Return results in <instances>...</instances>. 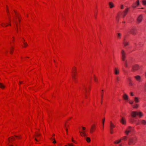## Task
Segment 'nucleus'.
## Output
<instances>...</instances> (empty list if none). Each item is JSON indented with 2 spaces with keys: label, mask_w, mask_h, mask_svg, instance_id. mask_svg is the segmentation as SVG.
<instances>
[{
  "label": "nucleus",
  "mask_w": 146,
  "mask_h": 146,
  "mask_svg": "<svg viewBox=\"0 0 146 146\" xmlns=\"http://www.w3.org/2000/svg\"><path fill=\"white\" fill-rule=\"evenodd\" d=\"M141 123L143 125H146V121L145 120H141L140 121Z\"/></svg>",
  "instance_id": "18"
},
{
  "label": "nucleus",
  "mask_w": 146,
  "mask_h": 146,
  "mask_svg": "<svg viewBox=\"0 0 146 146\" xmlns=\"http://www.w3.org/2000/svg\"><path fill=\"white\" fill-rule=\"evenodd\" d=\"M138 105L136 104L133 106V108H134L137 109L138 108Z\"/></svg>",
  "instance_id": "27"
},
{
  "label": "nucleus",
  "mask_w": 146,
  "mask_h": 146,
  "mask_svg": "<svg viewBox=\"0 0 146 146\" xmlns=\"http://www.w3.org/2000/svg\"><path fill=\"white\" fill-rule=\"evenodd\" d=\"M80 135L82 136L85 137L86 136V134L84 132H82L80 131Z\"/></svg>",
  "instance_id": "21"
},
{
  "label": "nucleus",
  "mask_w": 146,
  "mask_h": 146,
  "mask_svg": "<svg viewBox=\"0 0 146 146\" xmlns=\"http://www.w3.org/2000/svg\"><path fill=\"white\" fill-rule=\"evenodd\" d=\"M136 124H137V125H139V123H137Z\"/></svg>",
  "instance_id": "55"
},
{
  "label": "nucleus",
  "mask_w": 146,
  "mask_h": 146,
  "mask_svg": "<svg viewBox=\"0 0 146 146\" xmlns=\"http://www.w3.org/2000/svg\"><path fill=\"white\" fill-rule=\"evenodd\" d=\"M117 19L118 21V19H119V17H118V16H117Z\"/></svg>",
  "instance_id": "51"
},
{
  "label": "nucleus",
  "mask_w": 146,
  "mask_h": 146,
  "mask_svg": "<svg viewBox=\"0 0 146 146\" xmlns=\"http://www.w3.org/2000/svg\"><path fill=\"white\" fill-rule=\"evenodd\" d=\"M130 94L132 96H133L134 95L133 93L132 92H131Z\"/></svg>",
  "instance_id": "40"
},
{
  "label": "nucleus",
  "mask_w": 146,
  "mask_h": 146,
  "mask_svg": "<svg viewBox=\"0 0 146 146\" xmlns=\"http://www.w3.org/2000/svg\"><path fill=\"white\" fill-rule=\"evenodd\" d=\"M72 142H74V143H75V141L74 140H73V141H72Z\"/></svg>",
  "instance_id": "54"
},
{
  "label": "nucleus",
  "mask_w": 146,
  "mask_h": 146,
  "mask_svg": "<svg viewBox=\"0 0 146 146\" xmlns=\"http://www.w3.org/2000/svg\"><path fill=\"white\" fill-rule=\"evenodd\" d=\"M121 8L122 9H123V5H121Z\"/></svg>",
  "instance_id": "41"
},
{
  "label": "nucleus",
  "mask_w": 146,
  "mask_h": 146,
  "mask_svg": "<svg viewBox=\"0 0 146 146\" xmlns=\"http://www.w3.org/2000/svg\"><path fill=\"white\" fill-rule=\"evenodd\" d=\"M137 29L135 27H132L129 29L130 33L132 34L135 35L136 33Z\"/></svg>",
  "instance_id": "6"
},
{
  "label": "nucleus",
  "mask_w": 146,
  "mask_h": 146,
  "mask_svg": "<svg viewBox=\"0 0 146 146\" xmlns=\"http://www.w3.org/2000/svg\"><path fill=\"white\" fill-rule=\"evenodd\" d=\"M10 52H11V54H12V53L13 52H12V51H10Z\"/></svg>",
  "instance_id": "56"
},
{
  "label": "nucleus",
  "mask_w": 146,
  "mask_h": 146,
  "mask_svg": "<svg viewBox=\"0 0 146 146\" xmlns=\"http://www.w3.org/2000/svg\"><path fill=\"white\" fill-rule=\"evenodd\" d=\"M72 141H73V140H74V139H73V138H72Z\"/></svg>",
  "instance_id": "60"
},
{
  "label": "nucleus",
  "mask_w": 146,
  "mask_h": 146,
  "mask_svg": "<svg viewBox=\"0 0 146 146\" xmlns=\"http://www.w3.org/2000/svg\"><path fill=\"white\" fill-rule=\"evenodd\" d=\"M123 97L124 100H128L129 98L128 96L126 94H124L123 96Z\"/></svg>",
  "instance_id": "14"
},
{
  "label": "nucleus",
  "mask_w": 146,
  "mask_h": 146,
  "mask_svg": "<svg viewBox=\"0 0 146 146\" xmlns=\"http://www.w3.org/2000/svg\"><path fill=\"white\" fill-rule=\"evenodd\" d=\"M15 136L16 137H18V136H16V135H15Z\"/></svg>",
  "instance_id": "57"
},
{
  "label": "nucleus",
  "mask_w": 146,
  "mask_h": 146,
  "mask_svg": "<svg viewBox=\"0 0 146 146\" xmlns=\"http://www.w3.org/2000/svg\"><path fill=\"white\" fill-rule=\"evenodd\" d=\"M9 25H11V24L10 23V24H9Z\"/></svg>",
  "instance_id": "62"
},
{
  "label": "nucleus",
  "mask_w": 146,
  "mask_h": 146,
  "mask_svg": "<svg viewBox=\"0 0 146 146\" xmlns=\"http://www.w3.org/2000/svg\"><path fill=\"white\" fill-rule=\"evenodd\" d=\"M0 88H5V86L2 83H0Z\"/></svg>",
  "instance_id": "25"
},
{
  "label": "nucleus",
  "mask_w": 146,
  "mask_h": 146,
  "mask_svg": "<svg viewBox=\"0 0 146 146\" xmlns=\"http://www.w3.org/2000/svg\"><path fill=\"white\" fill-rule=\"evenodd\" d=\"M134 102L136 103H137L139 102V98L137 97H135L134 98Z\"/></svg>",
  "instance_id": "13"
},
{
  "label": "nucleus",
  "mask_w": 146,
  "mask_h": 146,
  "mask_svg": "<svg viewBox=\"0 0 146 146\" xmlns=\"http://www.w3.org/2000/svg\"><path fill=\"white\" fill-rule=\"evenodd\" d=\"M131 115L133 117H135L136 115H138L139 117H142L143 115L142 113L140 111H133L132 112Z\"/></svg>",
  "instance_id": "3"
},
{
  "label": "nucleus",
  "mask_w": 146,
  "mask_h": 146,
  "mask_svg": "<svg viewBox=\"0 0 146 146\" xmlns=\"http://www.w3.org/2000/svg\"><path fill=\"white\" fill-rule=\"evenodd\" d=\"M68 146H74L73 145V144L72 143H71V144H70V143H68Z\"/></svg>",
  "instance_id": "36"
},
{
  "label": "nucleus",
  "mask_w": 146,
  "mask_h": 146,
  "mask_svg": "<svg viewBox=\"0 0 146 146\" xmlns=\"http://www.w3.org/2000/svg\"><path fill=\"white\" fill-rule=\"evenodd\" d=\"M115 127V125H114L111 122H110V133L111 134H112L113 133V128Z\"/></svg>",
  "instance_id": "8"
},
{
  "label": "nucleus",
  "mask_w": 146,
  "mask_h": 146,
  "mask_svg": "<svg viewBox=\"0 0 146 146\" xmlns=\"http://www.w3.org/2000/svg\"><path fill=\"white\" fill-rule=\"evenodd\" d=\"M85 96L86 97V98H87V95H86V93H85Z\"/></svg>",
  "instance_id": "49"
},
{
  "label": "nucleus",
  "mask_w": 146,
  "mask_h": 146,
  "mask_svg": "<svg viewBox=\"0 0 146 146\" xmlns=\"http://www.w3.org/2000/svg\"><path fill=\"white\" fill-rule=\"evenodd\" d=\"M11 139H14V140L15 139L13 137H11Z\"/></svg>",
  "instance_id": "48"
},
{
  "label": "nucleus",
  "mask_w": 146,
  "mask_h": 146,
  "mask_svg": "<svg viewBox=\"0 0 146 146\" xmlns=\"http://www.w3.org/2000/svg\"><path fill=\"white\" fill-rule=\"evenodd\" d=\"M143 17V16L141 14L140 15L138 16L137 18V22L138 23H140L141 22Z\"/></svg>",
  "instance_id": "9"
},
{
  "label": "nucleus",
  "mask_w": 146,
  "mask_h": 146,
  "mask_svg": "<svg viewBox=\"0 0 146 146\" xmlns=\"http://www.w3.org/2000/svg\"><path fill=\"white\" fill-rule=\"evenodd\" d=\"M114 73L116 75H117L119 74V71L117 68H115L114 69Z\"/></svg>",
  "instance_id": "17"
},
{
  "label": "nucleus",
  "mask_w": 146,
  "mask_h": 146,
  "mask_svg": "<svg viewBox=\"0 0 146 146\" xmlns=\"http://www.w3.org/2000/svg\"><path fill=\"white\" fill-rule=\"evenodd\" d=\"M137 141V137L136 136H134L131 137L128 142V144L129 145H134Z\"/></svg>",
  "instance_id": "2"
},
{
  "label": "nucleus",
  "mask_w": 146,
  "mask_h": 146,
  "mask_svg": "<svg viewBox=\"0 0 146 146\" xmlns=\"http://www.w3.org/2000/svg\"><path fill=\"white\" fill-rule=\"evenodd\" d=\"M74 69L73 70V74L72 76V78L74 80L75 82H76V67H74Z\"/></svg>",
  "instance_id": "7"
},
{
  "label": "nucleus",
  "mask_w": 146,
  "mask_h": 146,
  "mask_svg": "<svg viewBox=\"0 0 146 146\" xmlns=\"http://www.w3.org/2000/svg\"><path fill=\"white\" fill-rule=\"evenodd\" d=\"M145 76L146 77V72L145 73Z\"/></svg>",
  "instance_id": "64"
},
{
  "label": "nucleus",
  "mask_w": 146,
  "mask_h": 146,
  "mask_svg": "<svg viewBox=\"0 0 146 146\" xmlns=\"http://www.w3.org/2000/svg\"><path fill=\"white\" fill-rule=\"evenodd\" d=\"M121 36V34L120 33H118L117 34V37L119 39H120Z\"/></svg>",
  "instance_id": "24"
},
{
  "label": "nucleus",
  "mask_w": 146,
  "mask_h": 146,
  "mask_svg": "<svg viewBox=\"0 0 146 146\" xmlns=\"http://www.w3.org/2000/svg\"><path fill=\"white\" fill-rule=\"evenodd\" d=\"M1 25L3 27H4V26L2 25V24H1Z\"/></svg>",
  "instance_id": "58"
},
{
  "label": "nucleus",
  "mask_w": 146,
  "mask_h": 146,
  "mask_svg": "<svg viewBox=\"0 0 146 146\" xmlns=\"http://www.w3.org/2000/svg\"><path fill=\"white\" fill-rule=\"evenodd\" d=\"M129 103L131 104H133V101H129Z\"/></svg>",
  "instance_id": "31"
},
{
  "label": "nucleus",
  "mask_w": 146,
  "mask_h": 146,
  "mask_svg": "<svg viewBox=\"0 0 146 146\" xmlns=\"http://www.w3.org/2000/svg\"><path fill=\"white\" fill-rule=\"evenodd\" d=\"M86 140L88 142H90V141L91 139L90 137H87L86 138Z\"/></svg>",
  "instance_id": "26"
},
{
  "label": "nucleus",
  "mask_w": 146,
  "mask_h": 146,
  "mask_svg": "<svg viewBox=\"0 0 146 146\" xmlns=\"http://www.w3.org/2000/svg\"><path fill=\"white\" fill-rule=\"evenodd\" d=\"M123 44L125 46L128 45L129 44V42H127L125 41H124Z\"/></svg>",
  "instance_id": "20"
},
{
  "label": "nucleus",
  "mask_w": 146,
  "mask_h": 146,
  "mask_svg": "<svg viewBox=\"0 0 146 146\" xmlns=\"http://www.w3.org/2000/svg\"><path fill=\"white\" fill-rule=\"evenodd\" d=\"M127 136H124L123 137L122 139L123 140H126V139H127Z\"/></svg>",
  "instance_id": "30"
},
{
  "label": "nucleus",
  "mask_w": 146,
  "mask_h": 146,
  "mask_svg": "<svg viewBox=\"0 0 146 146\" xmlns=\"http://www.w3.org/2000/svg\"><path fill=\"white\" fill-rule=\"evenodd\" d=\"M122 146V145L121 144V145H119V146Z\"/></svg>",
  "instance_id": "59"
},
{
  "label": "nucleus",
  "mask_w": 146,
  "mask_h": 146,
  "mask_svg": "<svg viewBox=\"0 0 146 146\" xmlns=\"http://www.w3.org/2000/svg\"><path fill=\"white\" fill-rule=\"evenodd\" d=\"M23 44L24 45V47H26L28 46V44L26 42H23Z\"/></svg>",
  "instance_id": "28"
},
{
  "label": "nucleus",
  "mask_w": 146,
  "mask_h": 146,
  "mask_svg": "<svg viewBox=\"0 0 146 146\" xmlns=\"http://www.w3.org/2000/svg\"><path fill=\"white\" fill-rule=\"evenodd\" d=\"M144 90L145 91H146V82L145 85Z\"/></svg>",
  "instance_id": "35"
},
{
  "label": "nucleus",
  "mask_w": 146,
  "mask_h": 146,
  "mask_svg": "<svg viewBox=\"0 0 146 146\" xmlns=\"http://www.w3.org/2000/svg\"><path fill=\"white\" fill-rule=\"evenodd\" d=\"M105 120V118H103V119L102 121V125H103V128H104V123Z\"/></svg>",
  "instance_id": "29"
},
{
  "label": "nucleus",
  "mask_w": 146,
  "mask_h": 146,
  "mask_svg": "<svg viewBox=\"0 0 146 146\" xmlns=\"http://www.w3.org/2000/svg\"><path fill=\"white\" fill-rule=\"evenodd\" d=\"M82 129H83V130H85V129H86L85 127H82Z\"/></svg>",
  "instance_id": "44"
},
{
  "label": "nucleus",
  "mask_w": 146,
  "mask_h": 146,
  "mask_svg": "<svg viewBox=\"0 0 146 146\" xmlns=\"http://www.w3.org/2000/svg\"><path fill=\"white\" fill-rule=\"evenodd\" d=\"M23 38V42H25V40H24V38Z\"/></svg>",
  "instance_id": "52"
},
{
  "label": "nucleus",
  "mask_w": 146,
  "mask_h": 146,
  "mask_svg": "<svg viewBox=\"0 0 146 146\" xmlns=\"http://www.w3.org/2000/svg\"><path fill=\"white\" fill-rule=\"evenodd\" d=\"M9 146H13V145H10Z\"/></svg>",
  "instance_id": "61"
},
{
  "label": "nucleus",
  "mask_w": 146,
  "mask_h": 146,
  "mask_svg": "<svg viewBox=\"0 0 146 146\" xmlns=\"http://www.w3.org/2000/svg\"><path fill=\"white\" fill-rule=\"evenodd\" d=\"M143 3L144 5H146V1L143 0Z\"/></svg>",
  "instance_id": "32"
},
{
  "label": "nucleus",
  "mask_w": 146,
  "mask_h": 146,
  "mask_svg": "<svg viewBox=\"0 0 146 146\" xmlns=\"http://www.w3.org/2000/svg\"><path fill=\"white\" fill-rule=\"evenodd\" d=\"M120 122L123 124H126V120L123 117H122L120 120Z\"/></svg>",
  "instance_id": "11"
},
{
  "label": "nucleus",
  "mask_w": 146,
  "mask_h": 146,
  "mask_svg": "<svg viewBox=\"0 0 146 146\" xmlns=\"http://www.w3.org/2000/svg\"><path fill=\"white\" fill-rule=\"evenodd\" d=\"M52 140H54V141L53 142V143H56V141L54 139V138L53 139H52Z\"/></svg>",
  "instance_id": "38"
},
{
  "label": "nucleus",
  "mask_w": 146,
  "mask_h": 146,
  "mask_svg": "<svg viewBox=\"0 0 146 146\" xmlns=\"http://www.w3.org/2000/svg\"><path fill=\"white\" fill-rule=\"evenodd\" d=\"M8 25H5V26L7 27V26H8Z\"/></svg>",
  "instance_id": "63"
},
{
  "label": "nucleus",
  "mask_w": 146,
  "mask_h": 146,
  "mask_svg": "<svg viewBox=\"0 0 146 146\" xmlns=\"http://www.w3.org/2000/svg\"><path fill=\"white\" fill-rule=\"evenodd\" d=\"M132 71L135 72L137 71L140 68V66L137 64L134 65L132 66Z\"/></svg>",
  "instance_id": "5"
},
{
  "label": "nucleus",
  "mask_w": 146,
  "mask_h": 146,
  "mask_svg": "<svg viewBox=\"0 0 146 146\" xmlns=\"http://www.w3.org/2000/svg\"><path fill=\"white\" fill-rule=\"evenodd\" d=\"M94 76V80H95V81H96V82H98L97 79V78H96L95 77V76Z\"/></svg>",
  "instance_id": "34"
},
{
  "label": "nucleus",
  "mask_w": 146,
  "mask_h": 146,
  "mask_svg": "<svg viewBox=\"0 0 146 146\" xmlns=\"http://www.w3.org/2000/svg\"><path fill=\"white\" fill-rule=\"evenodd\" d=\"M137 6L138 5H139V0H137Z\"/></svg>",
  "instance_id": "37"
},
{
  "label": "nucleus",
  "mask_w": 146,
  "mask_h": 146,
  "mask_svg": "<svg viewBox=\"0 0 146 146\" xmlns=\"http://www.w3.org/2000/svg\"><path fill=\"white\" fill-rule=\"evenodd\" d=\"M109 4L110 8H112L114 7V4L112 2H110Z\"/></svg>",
  "instance_id": "16"
},
{
  "label": "nucleus",
  "mask_w": 146,
  "mask_h": 146,
  "mask_svg": "<svg viewBox=\"0 0 146 146\" xmlns=\"http://www.w3.org/2000/svg\"><path fill=\"white\" fill-rule=\"evenodd\" d=\"M18 19H19V22H20V17H19V16H18Z\"/></svg>",
  "instance_id": "42"
},
{
  "label": "nucleus",
  "mask_w": 146,
  "mask_h": 146,
  "mask_svg": "<svg viewBox=\"0 0 146 146\" xmlns=\"http://www.w3.org/2000/svg\"><path fill=\"white\" fill-rule=\"evenodd\" d=\"M121 139H120L118 141H116L114 142V143L115 144H118L121 142Z\"/></svg>",
  "instance_id": "23"
},
{
  "label": "nucleus",
  "mask_w": 146,
  "mask_h": 146,
  "mask_svg": "<svg viewBox=\"0 0 146 146\" xmlns=\"http://www.w3.org/2000/svg\"><path fill=\"white\" fill-rule=\"evenodd\" d=\"M95 129V125H93L91 128V129L90 130V133H92L94 131V130Z\"/></svg>",
  "instance_id": "15"
},
{
  "label": "nucleus",
  "mask_w": 146,
  "mask_h": 146,
  "mask_svg": "<svg viewBox=\"0 0 146 146\" xmlns=\"http://www.w3.org/2000/svg\"><path fill=\"white\" fill-rule=\"evenodd\" d=\"M36 136L38 137H39V136L41 135V134L40 133H36Z\"/></svg>",
  "instance_id": "33"
},
{
  "label": "nucleus",
  "mask_w": 146,
  "mask_h": 146,
  "mask_svg": "<svg viewBox=\"0 0 146 146\" xmlns=\"http://www.w3.org/2000/svg\"><path fill=\"white\" fill-rule=\"evenodd\" d=\"M128 80H129V85L131 86H133V84L132 82V81L129 78H128Z\"/></svg>",
  "instance_id": "19"
},
{
  "label": "nucleus",
  "mask_w": 146,
  "mask_h": 146,
  "mask_svg": "<svg viewBox=\"0 0 146 146\" xmlns=\"http://www.w3.org/2000/svg\"><path fill=\"white\" fill-rule=\"evenodd\" d=\"M136 6H135V5H134L133 6V8H135L136 7Z\"/></svg>",
  "instance_id": "45"
},
{
  "label": "nucleus",
  "mask_w": 146,
  "mask_h": 146,
  "mask_svg": "<svg viewBox=\"0 0 146 146\" xmlns=\"http://www.w3.org/2000/svg\"><path fill=\"white\" fill-rule=\"evenodd\" d=\"M14 22H15V23H16V29L17 31V32H18V27L17 23V22L15 21H14Z\"/></svg>",
  "instance_id": "22"
},
{
  "label": "nucleus",
  "mask_w": 146,
  "mask_h": 146,
  "mask_svg": "<svg viewBox=\"0 0 146 146\" xmlns=\"http://www.w3.org/2000/svg\"><path fill=\"white\" fill-rule=\"evenodd\" d=\"M134 77L139 82H140L141 81V78L140 76L137 75L135 76Z\"/></svg>",
  "instance_id": "10"
},
{
  "label": "nucleus",
  "mask_w": 146,
  "mask_h": 146,
  "mask_svg": "<svg viewBox=\"0 0 146 146\" xmlns=\"http://www.w3.org/2000/svg\"><path fill=\"white\" fill-rule=\"evenodd\" d=\"M133 131V128L129 126L126 129L125 131V133L127 135H128L129 133Z\"/></svg>",
  "instance_id": "4"
},
{
  "label": "nucleus",
  "mask_w": 146,
  "mask_h": 146,
  "mask_svg": "<svg viewBox=\"0 0 146 146\" xmlns=\"http://www.w3.org/2000/svg\"><path fill=\"white\" fill-rule=\"evenodd\" d=\"M121 59L124 62L125 66L126 67H129V64L131 63V60L129 59L128 60H126V55L125 51L122 50L121 51Z\"/></svg>",
  "instance_id": "1"
},
{
  "label": "nucleus",
  "mask_w": 146,
  "mask_h": 146,
  "mask_svg": "<svg viewBox=\"0 0 146 146\" xmlns=\"http://www.w3.org/2000/svg\"><path fill=\"white\" fill-rule=\"evenodd\" d=\"M84 88L85 89V90L86 92H87L86 88V87H84Z\"/></svg>",
  "instance_id": "50"
},
{
  "label": "nucleus",
  "mask_w": 146,
  "mask_h": 146,
  "mask_svg": "<svg viewBox=\"0 0 146 146\" xmlns=\"http://www.w3.org/2000/svg\"><path fill=\"white\" fill-rule=\"evenodd\" d=\"M66 131L67 132V134H68V129L66 128Z\"/></svg>",
  "instance_id": "43"
},
{
  "label": "nucleus",
  "mask_w": 146,
  "mask_h": 146,
  "mask_svg": "<svg viewBox=\"0 0 146 146\" xmlns=\"http://www.w3.org/2000/svg\"><path fill=\"white\" fill-rule=\"evenodd\" d=\"M129 8H127V9L125 10V11H123V17H124L126 15L128 11Z\"/></svg>",
  "instance_id": "12"
},
{
  "label": "nucleus",
  "mask_w": 146,
  "mask_h": 146,
  "mask_svg": "<svg viewBox=\"0 0 146 146\" xmlns=\"http://www.w3.org/2000/svg\"><path fill=\"white\" fill-rule=\"evenodd\" d=\"M35 140L36 141H38V139H36V138H35Z\"/></svg>",
  "instance_id": "47"
},
{
  "label": "nucleus",
  "mask_w": 146,
  "mask_h": 146,
  "mask_svg": "<svg viewBox=\"0 0 146 146\" xmlns=\"http://www.w3.org/2000/svg\"><path fill=\"white\" fill-rule=\"evenodd\" d=\"M22 82H22V81H20V82H19V83L21 84Z\"/></svg>",
  "instance_id": "53"
},
{
  "label": "nucleus",
  "mask_w": 146,
  "mask_h": 146,
  "mask_svg": "<svg viewBox=\"0 0 146 146\" xmlns=\"http://www.w3.org/2000/svg\"><path fill=\"white\" fill-rule=\"evenodd\" d=\"M103 93H101V98H102V97H103Z\"/></svg>",
  "instance_id": "46"
},
{
  "label": "nucleus",
  "mask_w": 146,
  "mask_h": 146,
  "mask_svg": "<svg viewBox=\"0 0 146 146\" xmlns=\"http://www.w3.org/2000/svg\"><path fill=\"white\" fill-rule=\"evenodd\" d=\"M116 80L117 81H118L119 80V78L117 76L116 77Z\"/></svg>",
  "instance_id": "39"
}]
</instances>
